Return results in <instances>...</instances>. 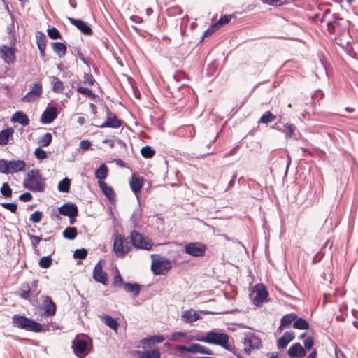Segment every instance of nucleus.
<instances>
[{
	"label": "nucleus",
	"mask_w": 358,
	"mask_h": 358,
	"mask_svg": "<svg viewBox=\"0 0 358 358\" xmlns=\"http://www.w3.org/2000/svg\"><path fill=\"white\" fill-rule=\"evenodd\" d=\"M25 189L34 192H42L45 188V180L38 169H32L28 172L23 180Z\"/></svg>",
	"instance_id": "f257e3e1"
},
{
	"label": "nucleus",
	"mask_w": 358,
	"mask_h": 358,
	"mask_svg": "<svg viewBox=\"0 0 358 358\" xmlns=\"http://www.w3.org/2000/svg\"><path fill=\"white\" fill-rule=\"evenodd\" d=\"M12 322L14 327L20 329L34 332L42 331V327L39 323L22 315H14L12 317Z\"/></svg>",
	"instance_id": "f03ea898"
},
{
	"label": "nucleus",
	"mask_w": 358,
	"mask_h": 358,
	"mask_svg": "<svg viewBox=\"0 0 358 358\" xmlns=\"http://www.w3.org/2000/svg\"><path fill=\"white\" fill-rule=\"evenodd\" d=\"M151 269L155 275H164L171 268V262L164 257L152 255Z\"/></svg>",
	"instance_id": "7ed1b4c3"
},
{
	"label": "nucleus",
	"mask_w": 358,
	"mask_h": 358,
	"mask_svg": "<svg viewBox=\"0 0 358 358\" xmlns=\"http://www.w3.org/2000/svg\"><path fill=\"white\" fill-rule=\"evenodd\" d=\"M208 343L220 345L232 352L231 348L229 345V337L227 334L211 331L208 332Z\"/></svg>",
	"instance_id": "20e7f679"
},
{
	"label": "nucleus",
	"mask_w": 358,
	"mask_h": 358,
	"mask_svg": "<svg viewBox=\"0 0 358 358\" xmlns=\"http://www.w3.org/2000/svg\"><path fill=\"white\" fill-rule=\"evenodd\" d=\"M175 349L181 354L185 352H189L191 354L201 353L208 355L214 354L213 350L199 343H191L189 346L176 345Z\"/></svg>",
	"instance_id": "39448f33"
},
{
	"label": "nucleus",
	"mask_w": 358,
	"mask_h": 358,
	"mask_svg": "<svg viewBox=\"0 0 358 358\" xmlns=\"http://www.w3.org/2000/svg\"><path fill=\"white\" fill-rule=\"evenodd\" d=\"M129 238L131 239L133 246L138 249L150 250L152 249L153 243L150 240H146L142 234L136 231L131 232Z\"/></svg>",
	"instance_id": "423d86ee"
},
{
	"label": "nucleus",
	"mask_w": 358,
	"mask_h": 358,
	"mask_svg": "<svg viewBox=\"0 0 358 358\" xmlns=\"http://www.w3.org/2000/svg\"><path fill=\"white\" fill-rule=\"evenodd\" d=\"M206 246L201 242H191L184 247V252L192 257H199L205 255Z\"/></svg>",
	"instance_id": "0eeeda50"
},
{
	"label": "nucleus",
	"mask_w": 358,
	"mask_h": 358,
	"mask_svg": "<svg viewBox=\"0 0 358 358\" xmlns=\"http://www.w3.org/2000/svg\"><path fill=\"white\" fill-rule=\"evenodd\" d=\"M253 292L255 294L252 299V303L254 305L258 306L266 301L268 293L264 285H256L254 287Z\"/></svg>",
	"instance_id": "6e6552de"
},
{
	"label": "nucleus",
	"mask_w": 358,
	"mask_h": 358,
	"mask_svg": "<svg viewBox=\"0 0 358 358\" xmlns=\"http://www.w3.org/2000/svg\"><path fill=\"white\" fill-rule=\"evenodd\" d=\"M72 348L76 356L84 357L87 354L88 342L83 338H76L72 342Z\"/></svg>",
	"instance_id": "1a4fd4ad"
},
{
	"label": "nucleus",
	"mask_w": 358,
	"mask_h": 358,
	"mask_svg": "<svg viewBox=\"0 0 358 358\" xmlns=\"http://www.w3.org/2000/svg\"><path fill=\"white\" fill-rule=\"evenodd\" d=\"M43 92L42 85L40 83H35L31 91L27 92L22 98V101L26 103L33 102L38 99Z\"/></svg>",
	"instance_id": "9d476101"
},
{
	"label": "nucleus",
	"mask_w": 358,
	"mask_h": 358,
	"mask_svg": "<svg viewBox=\"0 0 358 358\" xmlns=\"http://www.w3.org/2000/svg\"><path fill=\"white\" fill-rule=\"evenodd\" d=\"M106 121L102 124L98 126L99 127L117 129L121 126V120L115 115L113 114L108 108H106Z\"/></svg>",
	"instance_id": "9b49d317"
},
{
	"label": "nucleus",
	"mask_w": 358,
	"mask_h": 358,
	"mask_svg": "<svg viewBox=\"0 0 358 358\" xmlns=\"http://www.w3.org/2000/svg\"><path fill=\"white\" fill-rule=\"evenodd\" d=\"M93 278L97 282H100L103 285H107L108 276L107 273L103 271L101 261H99L94 268Z\"/></svg>",
	"instance_id": "f8f14e48"
},
{
	"label": "nucleus",
	"mask_w": 358,
	"mask_h": 358,
	"mask_svg": "<svg viewBox=\"0 0 358 358\" xmlns=\"http://www.w3.org/2000/svg\"><path fill=\"white\" fill-rule=\"evenodd\" d=\"M59 212L62 215L76 217L78 214V208L76 204L68 202L59 207Z\"/></svg>",
	"instance_id": "ddd939ff"
},
{
	"label": "nucleus",
	"mask_w": 358,
	"mask_h": 358,
	"mask_svg": "<svg viewBox=\"0 0 358 358\" xmlns=\"http://www.w3.org/2000/svg\"><path fill=\"white\" fill-rule=\"evenodd\" d=\"M113 252L117 257H123L126 255L124 247V237L117 235L113 243Z\"/></svg>",
	"instance_id": "4468645a"
},
{
	"label": "nucleus",
	"mask_w": 358,
	"mask_h": 358,
	"mask_svg": "<svg viewBox=\"0 0 358 358\" xmlns=\"http://www.w3.org/2000/svg\"><path fill=\"white\" fill-rule=\"evenodd\" d=\"M43 308L44 309V314L47 316H52L55 314L56 304L53 302L49 296H43Z\"/></svg>",
	"instance_id": "2eb2a0df"
},
{
	"label": "nucleus",
	"mask_w": 358,
	"mask_h": 358,
	"mask_svg": "<svg viewBox=\"0 0 358 358\" xmlns=\"http://www.w3.org/2000/svg\"><path fill=\"white\" fill-rule=\"evenodd\" d=\"M68 19L71 24L76 26L83 34L87 36L92 34L93 32L92 29L86 22L72 17H69Z\"/></svg>",
	"instance_id": "dca6fc26"
},
{
	"label": "nucleus",
	"mask_w": 358,
	"mask_h": 358,
	"mask_svg": "<svg viewBox=\"0 0 358 358\" xmlns=\"http://www.w3.org/2000/svg\"><path fill=\"white\" fill-rule=\"evenodd\" d=\"M0 52L2 54L1 57L7 64L13 63L15 59L14 49L6 45L0 47Z\"/></svg>",
	"instance_id": "f3484780"
},
{
	"label": "nucleus",
	"mask_w": 358,
	"mask_h": 358,
	"mask_svg": "<svg viewBox=\"0 0 358 358\" xmlns=\"http://www.w3.org/2000/svg\"><path fill=\"white\" fill-rule=\"evenodd\" d=\"M288 355L292 358H302L306 355V350L299 343H294L288 350Z\"/></svg>",
	"instance_id": "a211bd4d"
},
{
	"label": "nucleus",
	"mask_w": 358,
	"mask_h": 358,
	"mask_svg": "<svg viewBox=\"0 0 358 358\" xmlns=\"http://www.w3.org/2000/svg\"><path fill=\"white\" fill-rule=\"evenodd\" d=\"M26 163L24 160L17 159L8 161V174H13L24 171Z\"/></svg>",
	"instance_id": "6ab92c4d"
},
{
	"label": "nucleus",
	"mask_w": 358,
	"mask_h": 358,
	"mask_svg": "<svg viewBox=\"0 0 358 358\" xmlns=\"http://www.w3.org/2000/svg\"><path fill=\"white\" fill-rule=\"evenodd\" d=\"M57 108L50 107L47 108L42 114L41 122L43 124H50L57 117Z\"/></svg>",
	"instance_id": "aec40b11"
},
{
	"label": "nucleus",
	"mask_w": 358,
	"mask_h": 358,
	"mask_svg": "<svg viewBox=\"0 0 358 358\" xmlns=\"http://www.w3.org/2000/svg\"><path fill=\"white\" fill-rule=\"evenodd\" d=\"M294 338V333L293 331H285L283 336L278 340L277 347L279 349L285 348L288 343Z\"/></svg>",
	"instance_id": "412c9836"
},
{
	"label": "nucleus",
	"mask_w": 358,
	"mask_h": 358,
	"mask_svg": "<svg viewBox=\"0 0 358 358\" xmlns=\"http://www.w3.org/2000/svg\"><path fill=\"white\" fill-rule=\"evenodd\" d=\"M143 186V178L133 175L130 180V187L134 193L137 195Z\"/></svg>",
	"instance_id": "4be33fe9"
},
{
	"label": "nucleus",
	"mask_w": 358,
	"mask_h": 358,
	"mask_svg": "<svg viewBox=\"0 0 358 358\" xmlns=\"http://www.w3.org/2000/svg\"><path fill=\"white\" fill-rule=\"evenodd\" d=\"M11 121L13 122H18L22 126H27L29 123L28 116L22 111L15 113L11 117Z\"/></svg>",
	"instance_id": "5701e85b"
},
{
	"label": "nucleus",
	"mask_w": 358,
	"mask_h": 358,
	"mask_svg": "<svg viewBox=\"0 0 358 358\" xmlns=\"http://www.w3.org/2000/svg\"><path fill=\"white\" fill-rule=\"evenodd\" d=\"M138 358H161V353L158 348L152 350H138L136 352Z\"/></svg>",
	"instance_id": "b1692460"
},
{
	"label": "nucleus",
	"mask_w": 358,
	"mask_h": 358,
	"mask_svg": "<svg viewBox=\"0 0 358 358\" xmlns=\"http://www.w3.org/2000/svg\"><path fill=\"white\" fill-rule=\"evenodd\" d=\"M98 184L99 185V187L101 188L102 192L104 194V195L109 199V200H113L115 194L113 189V188L110 186H108L106 182L103 181L99 180Z\"/></svg>",
	"instance_id": "393cba45"
},
{
	"label": "nucleus",
	"mask_w": 358,
	"mask_h": 358,
	"mask_svg": "<svg viewBox=\"0 0 358 358\" xmlns=\"http://www.w3.org/2000/svg\"><path fill=\"white\" fill-rule=\"evenodd\" d=\"M51 46L53 51L59 58H62L65 56L66 53V46L64 43L61 42H52Z\"/></svg>",
	"instance_id": "a878e982"
},
{
	"label": "nucleus",
	"mask_w": 358,
	"mask_h": 358,
	"mask_svg": "<svg viewBox=\"0 0 358 358\" xmlns=\"http://www.w3.org/2000/svg\"><path fill=\"white\" fill-rule=\"evenodd\" d=\"M14 133L13 128L8 127L0 131V145H6L9 141V138Z\"/></svg>",
	"instance_id": "bb28decb"
},
{
	"label": "nucleus",
	"mask_w": 358,
	"mask_h": 358,
	"mask_svg": "<svg viewBox=\"0 0 358 358\" xmlns=\"http://www.w3.org/2000/svg\"><path fill=\"white\" fill-rule=\"evenodd\" d=\"M102 321L104 322L105 324H106L108 327H109L113 330L117 331L119 324L117 321L113 318L111 316L108 315H103L101 317Z\"/></svg>",
	"instance_id": "cd10ccee"
},
{
	"label": "nucleus",
	"mask_w": 358,
	"mask_h": 358,
	"mask_svg": "<svg viewBox=\"0 0 358 358\" xmlns=\"http://www.w3.org/2000/svg\"><path fill=\"white\" fill-rule=\"evenodd\" d=\"M199 315L198 313H196L194 311L190 310H186L183 312L182 315V318L184 320L185 322L191 323L193 322H195L199 319Z\"/></svg>",
	"instance_id": "c85d7f7f"
},
{
	"label": "nucleus",
	"mask_w": 358,
	"mask_h": 358,
	"mask_svg": "<svg viewBox=\"0 0 358 358\" xmlns=\"http://www.w3.org/2000/svg\"><path fill=\"white\" fill-rule=\"evenodd\" d=\"M124 289L127 292L133 293L134 296H138L141 291V286L137 283L127 282L123 285Z\"/></svg>",
	"instance_id": "c756f323"
},
{
	"label": "nucleus",
	"mask_w": 358,
	"mask_h": 358,
	"mask_svg": "<svg viewBox=\"0 0 358 358\" xmlns=\"http://www.w3.org/2000/svg\"><path fill=\"white\" fill-rule=\"evenodd\" d=\"M108 169L104 164H101L95 171V176L99 180L103 181L108 175Z\"/></svg>",
	"instance_id": "7c9ffc66"
},
{
	"label": "nucleus",
	"mask_w": 358,
	"mask_h": 358,
	"mask_svg": "<svg viewBox=\"0 0 358 358\" xmlns=\"http://www.w3.org/2000/svg\"><path fill=\"white\" fill-rule=\"evenodd\" d=\"M63 236L68 240H73L78 235L77 229L74 227H66L62 233Z\"/></svg>",
	"instance_id": "2f4dec72"
},
{
	"label": "nucleus",
	"mask_w": 358,
	"mask_h": 358,
	"mask_svg": "<svg viewBox=\"0 0 358 358\" xmlns=\"http://www.w3.org/2000/svg\"><path fill=\"white\" fill-rule=\"evenodd\" d=\"M284 127L287 129L285 133V136L287 138L297 139L296 133V127L295 125L287 123L284 125Z\"/></svg>",
	"instance_id": "473e14b6"
},
{
	"label": "nucleus",
	"mask_w": 358,
	"mask_h": 358,
	"mask_svg": "<svg viewBox=\"0 0 358 358\" xmlns=\"http://www.w3.org/2000/svg\"><path fill=\"white\" fill-rule=\"evenodd\" d=\"M52 90L55 93H62L64 90V83L56 76H52Z\"/></svg>",
	"instance_id": "72a5a7b5"
},
{
	"label": "nucleus",
	"mask_w": 358,
	"mask_h": 358,
	"mask_svg": "<svg viewBox=\"0 0 358 358\" xmlns=\"http://www.w3.org/2000/svg\"><path fill=\"white\" fill-rule=\"evenodd\" d=\"M164 340V338L162 336L157 335V336H153L150 338H144L142 340V343L145 345H150V344L153 345L155 343H162Z\"/></svg>",
	"instance_id": "f704fd0d"
},
{
	"label": "nucleus",
	"mask_w": 358,
	"mask_h": 358,
	"mask_svg": "<svg viewBox=\"0 0 358 358\" xmlns=\"http://www.w3.org/2000/svg\"><path fill=\"white\" fill-rule=\"evenodd\" d=\"M293 328L296 329H308L309 328V324L308 322L304 320L303 318L299 317L296 320H295L294 324H293Z\"/></svg>",
	"instance_id": "c9c22d12"
},
{
	"label": "nucleus",
	"mask_w": 358,
	"mask_h": 358,
	"mask_svg": "<svg viewBox=\"0 0 358 358\" xmlns=\"http://www.w3.org/2000/svg\"><path fill=\"white\" fill-rule=\"evenodd\" d=\"M71 180L68 178L62 179L58 184V190L60 192H68L70 189Z\"/></svg>",
	"instance_id": "e433bc0d"
},
{
	"label": "nucleus",
	"mask_w": 358,
	"mask_h": 358,
	"mask_svg": "<svg viewBox=\"0 0 358 358\" xmlns=\"http://www.w3.org/2000/svg\"><path fill=\"white\" fill-rule=\"evenodd\" d=\"M276 118V116L274 115L270 111L266 112L261 117L260 120H259L258 123H262V124H268L270 122H273Z\"/></svg>",
	"instance_id": "4c0bfd02"
},
{
	"label": "nucleus",
	"mask_w": 358,
	"mask_h": 358,
	"mask_svg": "<svg viewBox=\"0 0 358 358\" xmlns=\"http://www.w3.org/2000/svg\"><path fill=\"white\" fill-rule=\"evenodd\" d=\"M36 39L38 48L46 47L47 38L44 33L39 31H36Z\"/></svg>",
	"instance_id": "58836bf2"
},
{
	"label": "nucleus",
	"mask_w": 358,
	"mask_h": 358,
	"mask_svg": "<svg viewBox=\"0 0 358 358\" xmlns=\"http://www.w3.org/2000/svg\"><path fill=\"white\" fill-rule=\"evenodd\" d=\"M297 319V315L295 314V313H289V314H287L285 315H284L282 319H281V322H282V326H288L292 322H294L295 320Z\"/></svg>",
	"instance_id": "ea45409f"
},
{
	"label": "nucleus",
	"mask_w": 358,
	"mask_h": 358,
	"mask_svg": "<svg viewBox=\"0 0 358 358\" xmlns=\"http://www.w3.org/2000/svg\"><path fill=\"white\" fill-rule=\"evenodd\" d=\"M31 293V287L29 283H23L20 287V296L24 299H29Z\"/></svg>",
	"instance_id": "a19ab883"
},
{
	"label": "nucleus",
	"mask_w": 358,
	"mask_h": 358,
	"mask_svg": "<svg viewBox=\"0 0 358 358\" xmlns=\"http://www.w3.org/2000/svg\"><path fill=\"white\" fill-rule=\"evenodd\" d=\"M142 216V210L141 208H136L131 217V220L133 222L134 225H138V222L141 218Z\"/></svg>",
	"instance_id": "79ce46f5"
},
{
	"label": "nucleus",
	"mask_w": 358,
	"mask_h": 358,
	"mask_svg": "<svg viewBox=\"0 0 358 358\" xmlns=\"http://www.w3.org/2000/svg\"><path fill=\"white\" fill-rule=\"evenodd\" d=\"M0 192L4 197L10 198L12 196L13 190L8 182H4L0 189Z\"/></svg>",
	"instance_id": "37998d69"
},
{
	"label": "nucleus",
	"mask_w": 358,
	"mask_h": 358,
	"mask_svg": "<svg viewBox=\"0 0 358 358\" xmlns=\"http://www.w3.org/2000/svg\"><path fill=\"white\" fill-rule=\"evenodd\" d=\"M155 150L148 145L143 147L141 150V155L145 158H151L155 155Z\"/></svg>",
	"instance_id": "c03bdc74"
},
{
	"label": "nucleus",
	"mask_w": 358,
	"mask_h": 358,
	"mask_svg": "<svg viewBox=\"0 0 358 358\" xmlns=\"http://www.w3.org/2000/svg\"><path fill=\"white\" fill-rule=\"evenodd\" d=\"M52 260V259L50 255L45 256L40 259L38 264L43 268H48L50 266Z\"/></svg>",
	"instance_id": "a18cd8bd"
},
{
	"label": "nucleus",
	"mask_w": 358,
	"mask_h": 358,
	"mask_svg": "<svg viewBox=\"0 0 358 358\" xmlns=\"http://www.w3.org/2000/svg\"><path fill=\"white\" fill-rule=\"evenodd\" d=\"M243 345H244V352L248 355H250L251 351L253 349L252 344L251 343L250 336H248L244 338L243 341Z\"/></svg>",
	"instance_id": "49530a36"
},
{
	"label": "nucleus",
	"mask_w": 358,
	"mask_h": 358,
	"mask_svg": "<svg viewBox=\"0 0 358 358\" xmlns=\"http://www.w3.org/2000/svg\"><path fill=\"white\" fill-rule=\"evenodd\" d=\"M48 36L52 39H58L62 38V35L59 30L55 27H52L47 30Z\"/></svg>",
	"instance_id": "de8ad7c7"
},
{
	"label": "nucleus",
	"mask_w": 358,
	"mask_h": 358,
	"mask_svg": "<svg viewBox=\"0 0 358 358\" xmlns=\"http://www.w3.org/2000/svg\"><path fill=\"white\" fill-rule=\"evenodd\" d=\"M342 37L345 38H341L337 37V38H336V40L337 41V43L339 45L344 47L345 45H348L350 43V41L348 40H347V38H349L348 31H344L342 34Z\"/></svg>",
	"instance_id": "09e8293b"
},
{
	"label": "nucleus",
	"mask_w": 358,
	"mask_h": 358,
	"mask_svg": "<svg viewBox=\"0 0 358 358\" xmlns=\"http://www.w3.org/2000/svg\"><path fill=\"white\" fill-rule=\"evenodd\" d=\"M87 255V250L85 248L77 249L74 251L73 257L76 259H84Z\"/></svg>",
	"instance_id": "8fccbe9b"
},
{
	"label": "nucleus",
	"mask_w": 358,
	"mask_h": 358,
	"mask_svg": "<svg viewBox=\"0 0 358 358\" xmlns=\"http://www.w3.org/2000/svg\"><path fill=\"white\" fill-rule=\"evenodd\" d=\"M250 338L251 343L252 344V347L254 350H258L262 346V341L261 340L255 335H250L249 336Z\"/></svg>",
	"instance_id": "3c124183"
},
{
	"label": "nucleus",
	"mask_w": 358,
	"mask_h": 358,
	"mask_svg": "<svg viewBox=\"0 0 358 358\" xmlns=\"http://www.w3.org/2000/svg\"><path fill=\"white\" fill-rule=\"evenodd\" d=\"M231 20V15L222 16L215 25H217V29L222 25L227 24Z\"/></svg>",
	"instance_id": "603ef678"
},
{
	"label": "nucleus",
	"mask_w": 358,
	"mask_h": 358,
	"mask_svg": "<svg viewBox=\"0 0 358 358\" xmlns=\"http://www.w3.org/2000/svg\"><path fill=\"white\" fill-rule=\"evenodd\" d=\"M52 141V134L50 133H45L44 136L41 138L40 141V143L43 146H48L50 144Z\"/></svg>",
	"instance_id": "864d4df0"
},
{
	"label": "nucleus",
	"mask_w": 358,
	"mask_h": 358,
	"mask_svg": "<svg viewBox=\"0 0 358 358\" xmlns=\"http://www.w3.org/2000/svg\"><path fill=\"white\" fill-rule=\"evenodd\" d=\"M1 206H3L6 210H10L13 213H16L17 210V206L15 203H2Z\"/></svg>",
	"instance_id": "5fc2aeb1"
},
{
	"label": "nucleus",
	"mask_w": 358,
	"mask_h": 358,
	"mask_svg": "<svg viewBox=\"0 0 358 358\" xmlns=\"http://www.w3.org/2000/svg\"><path fill=\"white\" fill-rule=\"evenodd\" d=\"M43 217V213L41 211H35L31 215L30 221L34 223H38L41 222Z\"/></svg>",
	"instance_id": "6e6d98bb"
},
{
	"label": "nucleus",
	"mask_w": 358,
	"mask_h": 358,
	"mask_svg": "<svg viewBox=\"0 0 358 358\" xmlns=\"http://www.w3.org/2000/svg\"><path fill=\"white\" fill-rule=\"evenodd\" d=\"M77 91L82 94H84V95H86L87 96H90V97H94V94L92 92V91L87 88V87H78L77 89Z\"/></svg>",
	"instance_id": "4d7b16f0"
},
{
	"label": "nucleus",
	"mask_w": 358,
	"mask_h": 358,
	"mask_svg": "<svg viewBox=\"0 0 358 358\" xmlns=\"http://www.w3.org/2000/svg\"><path fill=\"white\" fill-rule=\"evenodd\" d=\"M28 236L31 242V245L34 249H36L37 248V245L39 244L41 241L42 240L41 237L31 235L30 234H28Z\"/></svg>",
	"instance_id": "13d9d810"
},
{
	"label": "nucleus",
	"mask_w": 358,
	"mask_h": 358,
	"mask_svg": "<svg viewBox=\"0 0 358 358\" xmlns=\"http://www.w3.org/2000/svg\"><path fill=\"white\" fill-rule=\"evenodd\" d=\"M8 160L0 159V172L4 174H8Z\"/></svg>",
	"instance_id": "bf43d9fd"
},
{
	"label": "nucleus",
	"mask_w": 358,
	"mask_h": 358,
	"mask_svg": "<svg viewBox=\"0 0 358 358\" xmlns=\"http://www.w3.org/2000/svg\"><path fill=\"white\" fill-rule=\"evenodd\" d=\"M35 156L38 159H44L47 157V153L41 148L38 147L35 150Z\"/></svg>",
	"instance_id": "052dcab7"
},
{
	"label": "nucleus",
	"mask_w": 358,
	"mask_h": 358,
	"mask_svg": "<svg viewBox=\"0 0 358 358\" xmlns=\"http://www.w3.org/2000/svg\"><path fill=\"white\" fill-rule=\"evenodd\" d=\"M123 284V280L120 273L117 272V274L114 276L113 285L114 287H120L122 286Z\"/></svg>",
	"instance_id": "680f3d73"
},
{
	"label": "nucleus",
	"mask_w": 358,
	"mask_h": 358,
	"mask_svg": "<svg viewBox=\"0 0 358 358\" xmlns=\"http://www.w3.org/2000/svg\"><path fill=\"white\" fill-rule=\"evenodd\" d=\"M133 246L131 239H129L128 238L124 237V247L126 255L131 250Z\"/></svg>",
	"instance_id": "e2e57ef3"
},
{
	"label": "nucleus",
	"mask_w": 358,
	"mask_h": 358,
	"mask_svg": "<svg viewBox=\"0 0 358 358\" xmlns=\"http://www.w3.org/2000/svg\"><path fill=\"white\" fill-rule=\"evenodd\" d=\"M217 30V25H212L210 28H208L207 30H206L203 33L201 41L205 37H208L210 35H212L214 32H215Z\"/></svg>",
	"instance_id": "0e129e2a"
},
{
	"label": "nucleus",
	"mask_w": 358,
	"mask_h": 358,
	"mask_svg": "<svg viewBox=\"0 0 358 358\" xmlns=\"http://www.w3.org/2000/svg\"><path fill=\"white\" fill-rule=\"evenodd\" d=\"M32 199V195L29 192H25L20 195L19 199L23 202L29 201Z\"/></svg>",
	"instance_id": "69168bd1"
},
{
	"label": "nucleus",
	"mask_w": 358,
	"mask_h": 358,
	"mask_svg": "<svg viewBox=\"0 0 358 358\" xmlns=\"http://www.w3.org/2000/svg\"><path fill=\"white\" fill-rule=\"evenodd\" d=\"M84 79L85 83L90 86L93 85L95 82L94 79L93 78V76L91 74H85Z\"/></svg>",
	"instance_id": "338daca9"
},
{
	"label": "nucleus",
	"mask_w": 358,
	"mask_h": 358,
	"mask_svg": "<svg viewBox=\"0 0 358 358\" xmlns=\"http://www.w3.org/2000/svg\"><path fill=\"white\" fill-rule=\"evenodd\" d=\"M303 344H304V346L307 348V349H310L313 348V339L312 337H307L305 340H304V342H303Z\"/></svg>",
	"instance_id": "774afa93"
}]
</instances>
